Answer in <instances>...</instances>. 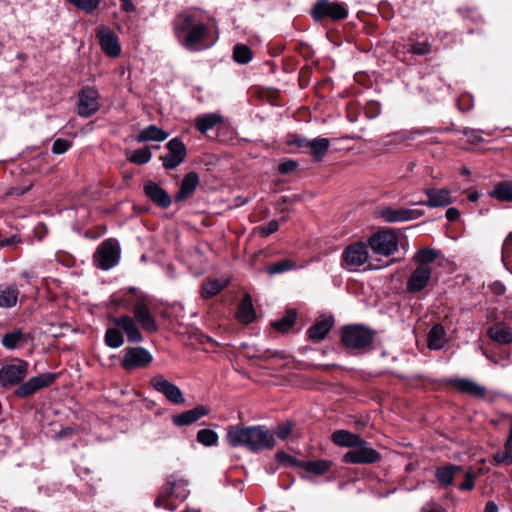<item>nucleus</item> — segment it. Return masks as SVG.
I'll use <instances>...</instances> for the list:
<instances>
[{"mask_svg":"<svg viewBox=\"0 0 512 512\" xmlns=\"http://www.w3.org/2000/svg\"><path fill=\"white\" fill-rule=\"evenodd\" d=\"M226 440L231 447H245L252 452L271 449L275 444L273 434L263 425L228 426Z\"/></svg>","mask_w":512,"mask_h":512,"instance_id":"obj_1","label":"nucleus"},{"mask_svg":"<svg viewBox=\"0 0 512 512\" xmlns=\"http://www.w3.org/2000/svg\"><path fill=\"white\" fill-rule=\"evenodd\" d=\"M188 483L184 479H175L170 476L166 484L161 488L154 505L157 508H164L174 511L177 508L175 501L183 502L189 496Z\"/></svg>","mask_w":512,"mask_h":512,"instance_id":"obj_2","label":"nucleus"},{"mask_svg":"<svg viewBox=\"0 0 512 512\" xmlns=\"http://www.w3.org/2000/svg\"><path fill=\"white\" fill-rule=\"evenodd\" d=\"M375 332L362 325H349L341 330V341L346 348L365 350L373 342Z\"/></svg>","mask_w":512,"mask_h":512,"instance_id":"obj_3","label":"nucleus"},{"mask_svg":"<svg viewBox=\"0 0 512 512\" xmlns=\"http://www.w3.org/2000/svg\"><path fill=\"white\" fill-rule=\"evenodd\" d=\"M120 255L119 242L109 238L103 241L94 252L93 263L101 270H109L118 264Z\"/></svg>","mask_w":512,"mask_h":512,"instance_id":"obj_4","label":"nucleus"},{"mask_svg":"<svg viewBox=\"0 0 512 512\" xmlns=\"http://www.w3.org/2000/svg\"><path fill=\"white\" fill-rule=\"evenodd\" d=\"M368 245L377 255L390 256L398 249V237L392 230H383L372 234Z\"/></svg>","mask_w":512,"mask_h":512,"instance_id":"obj_5","label":"nucleus"},{"mask_svg":"<svg viewBox=\"0 0 512 512\" xmlns=\"http://www.w3.org/2000/svg\"><path fill=\"white\" fill-rule=\"evenodd\" d=\"M342 266L350 271H357L369 259L368 246L363 242H354L342 252Z\"/></svg>","mask_w":512,"mask_h":512,"instance_id":"obj_6","label":"nucleus"},{"mask_svg":"<svg viewBox=\"0 0 512 512\" xmlns=\"http://www.w3.org/2000/svg\"><path fill=\"white\" fill-rule=\"evenodd\" d=\"M57 378L55 373H42L28 379L20 384L14 391V395L19 398H28L39 390L51 386Z\"/></svg>","mask_w":512,"mask_h":512,"instance_id":"obj_7","label":"nucleus"},{"mask_svg":"<svg viewBox=\"0 0 512 512\" xmlns=\"http://www.w3.org/2000/svg\"><path fill=\"white\" fill-rule=\"evenodd\" d=\"M311 16L316 21H320L324 18L337 21L345 19L348 16V11L342 4L338 2L320 0L314 4L311 10Z\"/></svg>","mask_w":512,"mask_h":512,"instance_id":"obj_8","label":"nucleus"},{"mask_svg":"<svg viewBox=\"0 0 512 512\" xmlns=\"http://www.w3.org/2000/svg\"><path fill=\"white\" fill-rule=\"evenodd\" d=\"M151 386L165 398L175 405H180L185 402L184 395L180 388L167 380L163 375L158 374L151 378L150 380Z\"/></svg>","mask_w":512,"mask_h":512,"instance_id":"obj_9","label":"nucleus"},{"mask_svg":"<svg viewBox=\"0 0 512 512\" xmlns=\"http://www.w3.org/2000/svg\"><path fill=\"white\" fill-rule=\"evenodd\" d=\"M381 455L367 443L355 446L343 456V462L348 464H374L381 460Z\"/></svg>","mask_w":512,"mask_h":512,"instance_id":"obj_10","label":"nucleus"},{"mask_svg":"<svg viewBox=\"0 0 512 512\" xmlns=\"http://www.w3.org/2000/svg\"><path fill=\"white\" fill-rule=\"evenodd\" d=\"M150 302L147 297H139L133 307V315L140 326L149 333H155L158 325L149 310Z\"/></svg>","mask_w":512,"mask_h":512,"instance_id":"obj_11","label":"nucleus"},{"mask_svg":"<svg viewBox=\"0 0 512 512\" xmlns=\"http://www.w3.org/2000/svg\"><path fill=\"white\" fill-rule=\"evenodd\" d=\"M100 108L99 93L92 87H84L78 93V114L81 117H90Z\"/></svg>","mask_w":512,"mask_h":512,"instance_id":"obj_12","label":"nucleus"},{"mask_svg":"<svg viewBox=\"0 0 512 512\" xmlns=\"http://www.w3.org/2000/svg\"><path fill=\"white\" fill-rule=\"evenodd\" d=\"M28 373V363L19 361L17 364L4 365L0 369V384L3 387L19 384Z\"/></svg>","mask_w":512,"mask_h":512,"instance_id":"obj_13","label":"nucleus"},{"mask_svg":"<svg viewBox=\"0 0 512 512\" xmlns=\"http://www.w3.org/2000/svg\"><path fill=\"white\" fill-rule=\"evenodd\" d=\"M166 147L169 152L167 155L161 156L163 166L166 169H175L185 160L186 146L180 138L175 137L167 143Z\"/></svg>","mask_w":512,"mask_h":512,"instance_id":"obj_14","label":"nucleus"},{"mask_svg":"<svg viewBox=\"0 0 512 512\" xmlns=\"http://www.w3.org/2000/svg\"><path fill=\"white\" fill-rule=\"evenodd\" d=\"M96 36L101 49L110 57H117L121 53V47L115 33L104 25L97 27Z\"/></svg>","mask_w":512,"mask_h":512,"instance_id":"obj_15","label":"nucleus"},{"mask_svg":"<svg viewBox=\"0 0 512 512\" xmlns=\"http://www.w3.org/2000/svg\"><path fill=\"white\" fill-rule=\"evenodd\" d=\"M432 269L419 267L416 265L412 270L406 282V291L409 293H419L423 291L431 282Z\"/></svg>","mask_w":512,"mask_h":512,"instance_id":"obj_16","label":"nucleus"},{"mask_svg":"<svg viewBox=\"0 0 512 512\" xmlns=\"http://www.w3.org/2000/svg\"><path fill=\"white\" fill-rule=\"evenodd\" d=\"M381 218L387 223L405 222L415 220L423 216L424 212L419 209H396L384 207L379 212Z\"/></svg>","mask_w":512,"mask_h":512,"instance_id":"obj_17","label":"nucleus"},{"mask_svg":"<svg viewBox=\"0 0 512 512\" xmlns=\"http://www.w3.org/2000/svg\"><path fill=\"white\" fill-rule=\"evenodd\" d=\"M152 361L151 354L143 347L128 348L122 360L126 370L144 367Z\"/></svg>","mask_w":512,"mask_h":512,"instance_id":"obj_18","label":"nucleus"},{"mask_svg":"<svg viewBox=\"0 0 512 512\" xmlns=\"http://www.w3.org/2000/svg\"><path fill=\"white\" fill-rule=\"evenodd\" d=\"M424 193L427 196V201L414 202L413 204L426 205L430 208L444 207L454 202L451 196V191L447 188H425Z\"/></svg>","mask_w":512,"mask_h":512,"instance_id":"obj_19","label":"nucleus"},{"mask_svg":"<svg viewBox=\"0 0 512 512\" xmlns=\"http://www.w3.org/2000/svg\"><path fill=\"white\" fill-rule=\"evenodd\" d=\"M113 323L122 328L127 335V340L131 343H140L143 340L142 334L135 322V320L128 316L124 315L121 317H115L112 319Z\"/></svg>","mask_w":512,"mask_h":512,"instance_id":"obj_20","label":"nucleus"},{"mask_svg":"<svg viewBox=\"0 0 512 512\" xmlns=\"http://www.w3.org/2000/svg\"><path fill=\"white\" fill-rule=\"evenodd\" d=\"M144 192L154 204L161 208H168L171 205L169 194L155 182L146 183Z\"/></svg>","mask_w":512,"mask_h":512,"instance_id":"obj_21","label":"nucleus"},{"mask_svg":"<svg viewBox=\"0 0 512 512\" xmlns=\"http://www.w3.org/2000/svg\"><path fill=\"white\" fill-rule=\"evenodd\" d=\"M209 409L203 405H198L191 410L184 411L172 417V422L176 426H186L198 421L201 417L207 416Z\"/></svg>","mask_w":512,"mask_h":512,"instance_id":"obj_22","label":"nucleus"},{"mask_svg":"<svg viewBox=\"0 0 512 512\" xmlns=\"http://www.w3.org/2000/svg\"><path fill=\"white\" fill-rule=\"evenodd\" d=\"M196 14L191 11H184L178 14L173 22V29L176 37L181 39L190 29L196 25Z\"/></svg>","mask_w":512,"mask_h":512,"instance_id":"obj_23","label":"nucleus"},{"mask_svg":"<svg viewBox=\"0 0 512 512\" xmlns=\"http://www.w3.org/2000/svg\"><path fill=\"white\" fill-rule=\"evenodd\" d=\"M298 146L309 147L315 161H321L329 149L330 141L327 138H316L313 140L301 139Z\"/></svg>","mask_w":512,"mask_h":512,"instance_id":"obj_24","label":"nucleus"},{"mask_svg":"<svg viewBox=\"0 0 512 512\" xmlns=\"http://www.w3.org/2000/svg\"><path fill=\"white\" fill-rule=\"evenodd\" d=\"M334 325L333 317H327L315 322L308 330V338L312 341L319 342L323 340Z\"/></svg>","mask_w":512,"mask_h":512,"instance_id":"obj_25","label":"nucleus"},{"mask_svg":"<svg viewBox=\"0 0 512 512\" xmlns=\"http://www.w3.org/2000/svg\"><path fill=\"white\" fill-rule=\"evenodd\" d=\"M207 31L208 27L204 23H198L186 33V36L183 39L181 38L179 40L187 49L195 50L196 46L207 34Z\"/></svg>","mask_w":512,"mask_h":512,"instance_id":"obj_26","label":"nucleus"},{"mask_svg":"<svg viewBox=\"0 0 512 512\" xmlns=\"http://www.w3.org/2000/svg\"><path fill=\"white\" fill-rule=\"evenodd\" d=\"M332 440L338 446L350 447V448H354L355 446L366 444V441L363 440L359 435L354 434L348 430L335 431L332 434Z\"/></svg>","mask_w":512,"mask_h":512,"instance_id":"obj_27","label":"nucleus"},{"mask_svg":"<svg viewBox=\"0 0 512 512\" xmlns=\"http://www.w3.org/2000/svg\"><path fill=\"white\" fill-rule=\"evenodd\" d=\"M451 383L462 393L469 394L471 396L483 398L485 396V388L470 379H453Z\"/></svg>","mask_w":512,"mask_h":512,"instance_id":"obj_28","label":"nucleus"},{"mask_svg":"<svg viewBox=\"0 0 512 512\" xmlns=\"http://www.w3.org/2000/svg\"><path fill=\"white\" fill-rule=\"evenodd\" d=\"M1 342L6 349L14 350L26 345L28 336L21 329H16L4 334Z\"/></svg>","mask_w":512,"mask_h":512,"instance_id":"obj_29","label":"nucleus"},{"mask_svg":"<svg viewBox=\"0 0 512 512\" xmlns=\"http://www.w3.org/2000/svg\"><path fill=\"white\" fill-rule=\"evenodd\" d=\"M169 136V133L156 125H149L142 129L135 137L137 142H148V141H164Z\"/></svg>","mask_w":512,"mask_h":512,"instance_id":"obj_30","label":"nucleus"},{"mask_svg":"<svg viewBox=\"0 0 512 512\" xmlns=\"http://www.w3.org/2000/svg\"><path fill=\"white\" fill-rule=\"evenodd\" d=\"M199 183V177L195 172H189L185 175L181 182L180 189L175 196L176 201H182L190 196Z\"/></svg>","mask_w":512,"mask_h":512,"instance_id":"obj_31","label":"nucleus"},{"mask_svg":"<svg viewBox=\"0 0 512 512\" xmlns=\"http://www.w3.org/2000/svg\"><path fill=\"white\" fill-rule=\"evenodd\" d=\"M460 471H462L461 466L448 464L445 466L437 467L435 471V477L442 486L448 487L452 485L455 475Z\"/></svg>","mask_w":512,"mask_h":512,"instance_id":"obj_32","label":"nucleus"},{"mask_svg":"<svg viewBox=\"0 0 512 512\" xmlns=\"http://www.w3.org/2000/svg\"><path fill=\"white\" fill-rule=\"evenodd\" d=\"M488 196L499 202H512V181L496 183L493 189L488 192Z\"/></svg>","mask_w":512,"mask_h":512,"instance_id":"obj_33","label":"nucleus"},{"mask_svg":"<svg viewBox=\"0 0 512 512\" xmlns=\"http://www.w3.org/2000/svg\"><path fill=\"white\" fill-rule=\"evenodd\" d=\"M255 311L252 304V299L249 294L244 295L242 298L237 312V318L241 323L249 324L255 319Z\"/></svg>","mask_w":512,"mask_h":512,"instance_id":"obj_34","label":"nucleus"},{"mask_svg":"<svg viewBox=\"0 0 512 512\" xmlns=\"http://www.w3.org/2000/svg\"><path fill=\"white\" fill-rule=\"evenodd\" d=\"M440 255V251L424 248L418 250L413 256V261L419 267L431 268L430 264H432Z\"/></svg>","mask_w":512,"mask_h":512,"instance_id":"obj_35","label":"nucleus"},{"mask_svg":"<svg viewBox=\"0 0 512 512\" xmlns=\"http://www.w3.org/2000/svg\"><path fill=\"white\" fill-rule=\"evenodd\" d=\"M490 338L501 344H509L512 342V330L505 324L498 323L491 327L488 331Z\"/></svg>","mask_w":512,"mask_h":512,"instance_id":"obj_36","label":"nucleus"},{"mask_svg":"<svg viewBox=\"0 0 512 512\" xmlns=\"http://www.w3.org/2000/svg\"><path fill=\"white\" fill-rule=\"evenodd\" d=\"M222 122V116L216 113H209L199 116L195 120V127L201 133H206Z\"/></svg>","mask_w":512,"mask_h":512,"instance_id":"obj_37","label":"nucleus"},{"mask_svg":"<svg viewBox=\"0 0 512 512\" xmlns=\"http://www.w3.org/2000/svg\"><path fill=\"white\" fill-rule=\"evenodd\" d=\"M19 289L15 285L0 288V307H14L18 301Z\"/></svg>","mask_w":512,"mask_h":512,"instance_id":"obj_38","label":"nucleus"},{"mask_svg":"<svg viewBox=\"0 0 512 512\" xmlns=\"http://www.w3.org/2000/svg\"><path fill=\"white\" fill-rule=\"evenodd\" d=\"M445 335L442 325H434L428 333V347L432 350L441 349L445 343Z\"/></svg>","mask_w":512,"mask_h":512,"instance_id":"obj_39","label":"nucleus"},{"mask_svg":"<svg viewBox=\"0 0 512 512\" xmlns=\"http://www.w3.org/2000/svg\"><path fill=\"white\" fill-rule=\"evenodd\" d=\"M300 466L309 473L323 475L330 470L331 462L327 460L306 461L301 463Z\"/></svg>","mask_w":512,"mask_h":512,"instance_id":"obj_40","label":"nucleus"},{"mask_svg":"<svg viewBox=\"0 0 512 512\" xmlns=\"http://www.w3.org/2000/svg\"><path fill=\"white\" fill-rule=\"evenodd\" d=\"M297 268V263L291 259H283L272 263L266 267V272L270 275L282 274Z\"/></svg>","mask_w":512,"mask_h":512,"instance_id":"obj_41","label":"nucleus"},{"mask_svg":"<svg viewBox=\"0 0 512 512\" xmlns=\"http://www.w3.org/2000/svg\"><path fill=\"white\" fill-rule=\"evenodd\" d=\"M296 316V311L289 309L280 320L272 322L271 326L277 331L287 332L294 325Z\"/></svg>","mask_w":512,"mask_h":512,"instance_id":"obj_42","label":"nucleus"},{"mask_svg":"<svg viewBox=\"0 0 512 512\" xmlns=\"http://www.w3.org/2000/svg\"><path fill=\"white\" fill-rule=\"evenodd\" d=\"M225 286L226 283L217 279L208 280L202 284L201 294L208 299L218 294Z\"/></svg>","mask_w":512,"mask_h":512,"instance_id":"obj_43","label":"nucleus"},{"mask_svg":"<svg viewBox=\"0 0 512 512\" xmlns=\"http://www.w3.org/2000/svg\"><path fill=\"white\" fill-rule=\"evenodd\" d=\"M105 343L111 348H119L124 343V337L117 328H108L105 333Z\"/></svg>","mask_w":512,"mask_h":512,"instance_id":"obj_44","label":"nucleus"},{"mask_svg":"<svg viewBox=\"0 0 512 512\" xmlns=\"http://www.w3.org/2000/svg\"><path fill=\"white\" fill-rule=\"evenodd\" d=\"M218 434L211 429H201L197 432V441L204 446H215L218 443Z\"/></svg>","mask_w":512,"mask_h":512,"instance_id":"obj_45","label":"nucleus"},{"mask_svg":"<svg viewBox=\"0 0 512 512\" xmlns=\"http://www.w3.org/2000/svg\"><path fill=\"white\" fill-rule=\"evenodd\" d=\"M233 59L239 64H247L252 59V52L247 45L237 44L233 50Z\"/></svg>","mask_w":512,"mask_h":512,"instance_id":"obj_46","label":"nucleus"},{"mask_svg":"<svg viewBox=\"0 0 512 512\" xmlns=\"http://www.w3.org/2000/svg\"><path fill=\"white\" fill-rule=\"evenodd\" d=\"M152 158V153L149 148H141L133 151L128 157V160L132 163L143 165L148 163Z\"/></svg>","mask_w":512,"mask_h":512,"instance_id":"obj_47","label":"nucleus"},{"mask_svg":"<svg viewBox=\"0 0 512 512\" xmlns=\"http://www.w3.org/2000/svg\"><path fill=\"white\" fill-rule=\"evenodd\" d=\"M70 4L84 11L87 14L93 13L102 0H67Z\"/></svg>","mask_w":512,"mask_h":512,"instance_id":"obj_48","label":"nucleus"},{"mask_svg":"<svg viewBox=\"0 0 512 512\" xmlns=\"http://www.w3.org/2000/svg\"><path fill=\"white\" fill-rule=\"evenodd\" d=\"M494 460L498 464H505V465L512 464L511 443H510L509 439L505 443L504 450L498 451L494 454Z\"/></svg>","mask_w":512,"mask_h":512,"instance_id":"obj_49","label":"nucleus"},{"mask_svg":"<svg viewBox=\"0 0 512 512\" xmlns=\"http://www.w3.org/2000/svg\"><path fill=\"white\" fill-rule=\"evenodd\" d=\"M432 51L431 43L428 40L423 42H414L409 48V52L417 56H425Z\"/></svg>","mask_w":512,"mask_h":512,"instance_id":"obj_50","label":"nucleus"},{"mask_svg":"<svg viewBox=\"0 0 512 512\" xmlns=\"http://www.w3.org/2000/svg\"><path fill=\"white\" fill-rule=\"evenodd\" d=\"M70 146H71L70 141L58 138L53 142L52 152L54 154H63L70 148Z\"/></svg>","mask_w":512,"mask_h":512,"instance_id":"obj_51","label":"nucleus"},{"mask_svg":"<svg viewBox=\"0 0 512 512\" xmlns=\"http://www.w3.org/2000/svg\"><path fill=\"white\" fill-rule=\"evenodd\" d=\"M462 132L470 143H480L483 141L481 130L465 128Z\"/></svg>","mask_w":512,"mask_h":512,"instance_id":"obj_52","label":"nucleus"},{"mask_svg":"<svg viewBox=\"0 0 512 512\" xmlns=\"http://www.w3.org/2000/svg\"><path fill=\"white\" fill-rule=\"evenodd\" d=\"M279 229V224L277 220L269 221L265 226L260 227V235L262 237H267Z\"/></svg>","mask_w":512,"mask_h":512,"instance_id":"obj_53","label":"nucleus"},{"mask_svg":"<svg viewBox=\"0 0 512 512\" xmlns=\"http://www.w3.org/2000/svg\"><path fill=\"white\" fill-rule=\"evenodd\" d=\"M292 431V425L291 423L289 422H286V423H282L280 424L278 427H277V430H276V435L280 438V439H286L288 437V435L291 433Z\"/></svg>","mask_w":512,"mask_h":512,"instance_id":"obj_54","label":"nucleus"},{"mask_svg":"<svg viewBox=\"0 0 512 512\" xmlns=\"http://www.w3.org/2000/svg\"><path fill=\"white\" fill-rule=\"evenodd\" d=\"M474 479H475V475L472 474L471 472H466L465 473V479L463 481V483H461L459 485V489L460 490H472L474 488Z\"/></svg>","mask_w":512,"mask_h":512,"instance_id":"obj_55","label":"nucleus"},{"mask_svg":"<svg viewBox=\"0 0 512 512\" xmlns=\"http://www.w3.org/2000/svg\"><path fill=\"white\" fill-rule=\"evenodd\" d=\"M297 168V163L293 160H287L285 162H282L278 170L281 174H288L293 172Z\"/></svg>","mask_w":512,"mask_h":512,"instance_id":"obj_56","label":"nucleus"},{"mask_svg":"<svg viewBox=\"0 0 512 512\" xmlns=\"http://www.w3.org/2000/svg\"><path fill=\"white\" fill-rule=\"evenodd\" d=\"M276 459L280 463H283V464H289V465H295L296 464V459L293 458L292 456L286 454L283 451H279V452L276 453Z\"/></svg>","mask_w":512,"mask_h":512,"instance_id":"obj_57","label":"nucleus"},{"mask_svg":"<svg viewBox=\"0 0 512 512\" xmlns=\"http://www.w3.org/2000/svg\"><path fill=\"white\" fill-rule=\"evenodd\" d=\"M490 289L491 291L495 294V295H503L506 291V287L503 283H501L500 281H495L493 282L491 285H490Z\"/></svg>","mask_w":512,"mask_h":512,"instance_id":"obj_58","label":"nucleus"},{"mask_svg":"<svg viewBox=\"0 0 512 512\" xmlns=\"http://www.w3.org/2000/svg\"><path fill=\"white\" fill-rule=\"evenodd\" d=\"M445 216L448 221L454 222L459 219L460 212L457 208L451 207L446 210Z\"/></svg>","mask_w":512,"mask_h":512,"instance_id":"obj_59","label":"nucleus"},{"mask_svg":"<svg viewBox=\"0 0 512 512\" xmlns=\"http://www.w3.org/2000/svg\"><path fill=\"white\" fill-rule=\"evenodd\" d=\"M421 512H445V510L435 503H427L421 508Z\"/></svg>","mask_w":512,"mask_h":512,"instance_id":"obj_60","label":"nucleus"},{"mask_svg":"<svg viewBox=\"0 0 512 512\" xmlns=\"http://www.w3.org/2000/svg\"><path fill=\"white\" fill-rule=\"evenodd\" d=\"M74 433H75V428H73V427H65V428L61 429L57 433L56 437L58 439H63V438H67V437L72 436Z\"/></svg>","mask_w":512,"mask_h":512,"instance_id":"obj_61","label":"nucleus"},{"mask_svg":"<svg viewBox=\"0 0 512 512\" xmlns=\"http://www.w3.org/2000/svg\"><path fill=\"white\" fill-rule=\"evenodd\" d=\"M379 111L380 109L377 104H370L369 107H367L366 113L369 117L373 118L379 114Z\"/></svg>","mask_w":512,"mask_h":512,"instance_id":"obj_62","label":"nucleus"},{"mask_svg":"<svg viewBox=\"0 0 512 512\" xmlns=\"http://www.w3.org/2000/svg\"><path fill=\"white\" fill-rule=\"evenodd\" d=\"M122 2L121 8L125 12H133L135 10L134 4L131 0H120Z\"/></svg>","mask_w":512,"mask_h":512,"instance_id":"obj_63","label":"nucleus"},{"mask_svg":"<svg viewBox=\"0 0 512 512\" xmlns=\"http://www.w3.org/2000/svg\"><path fill=\"white\" fill-rule=\"evenodd\" d=\"M20 240L17 236H11V237H8V238H5L3 240H1V245L2 246H10V245H13L15 243H18Z\"/></svg>","mask_w":512,"mask_h":512,"instance_id":"obj_64","label":"nucleus"}]
</instances>
